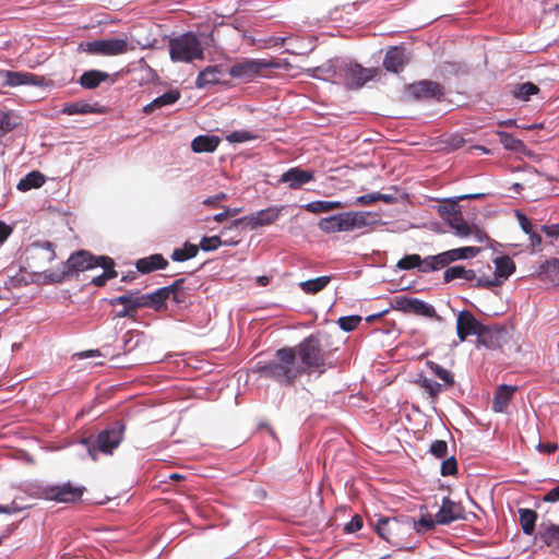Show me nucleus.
Instances as JSON below:
<instances>
[{
	"mask_svg": "<svg viewBox=\"0 0 559 559\" xmlns=\"http://www.w3.org/2000/svg\"><path fill=\"white\" fill-rule=\"evenodd\" d=\"M253 371L281 386H292L304 374V368L296 358V349L290 346L278 348L270 360H259Z\"/></svg>",
	"mask_w": 559,
	"mask_h": 559,
	"instance_id": "obj_1",
	"label": "nucleus"
},
{
	"mask_svg": "<svg viewBox=\"0 0 559 559\" xmlns=\"http://www.w3.org/2000/svg\"><path fill=\"white\" fill-rule=\"evenodd\" d=\"M126 424L123 420H115L106 426L96 436L82 438L79 443L83 445L87 455L96 462L99 454L111 455L124 439Z\"/></svg>",
	"mask_w": 559,
	"mask_h": 559,
	"instance_id": "obj_2",
	"label": "nucleus"
},
{
	"mask_svg": "<svg viewBox=\"0 0 559 559\" xmlns=\"http://www.w3.org/2000/svg\"><path fill=\"white\" fill-rule=\"evenodd\" d=\"M378 536L397 549L411 550L413 544L406 542V536L411 535L408 515L380 516L376 522L370 521Z\"/></svg>",
	"mask_w": 559,
	"mask_h": 559,
	"instance_id": "obj_3",
	"label": "nucleus"
},
{
	"mask_svg": "<svg viewBox=\"0 0 559 559\" xmlns=\"http://www.w3.org/2000/svg\"><path fill=\"white\" fill-rule=\"evenodd\" d=\"M292 347L296 349V357L298 356L300 359L299 365L304 368V373L311 374L317 372L321 376L326 371L329 366L318 335L310 334L299 344Z\"/></svg>",
	"mask_w": 559,
	"mask_h": 559,
	"instance_id": "obj_4",
	"label": "nucleus"
},
{
	"mask_svg": "<svg viewBox=\"0 0 559 559\" xmlns=\"http://www.w3.org/2000/svg\"><path fill=\"white\" fill-rule=\"evenodd\" d=\"M94 254L87 250H78L70 254L64 263L57 269L46 270L43 273L46 283L60 284L67 278L78 276L80 272L93 269Z\"/></svg>",
	"mask_w": 559,
	"mask_h": 559,
	"instance_id": "obj_5",
	"label": "nucleus"
},
{
	"mask_svg": "<svg viewBox=\"0 0 559 559\" xmlns=\"http://www.w3.org/2000/svg\"><path fill=\"white\" fill-rule=\"evenodd\" d=\"M169 56L174 62H191L204 58V49L193 32H186L170 37L168 40Z\"/></svg>",
	"mask_w": 559,
	"mask_h": 559,
	"instance_id": "obj_6",
	"label": "nucleus"
},
{
	"mask_svg": "<svg viewBox=\"0 0 559 559\" xmlns=\"http://www.w3.org/2000/svg\"><path fill=\"white\" fill-rule=\"evenodd\" d=\"M373 78V69L364 68L361 64L354 61L338 59L334 84L342 85L346 90H359Z\"/></svg>",
	"mask_w": 559,
	"mask_h": 559,
	"instance_id": "obj_7",
	"label": "nucleus"
},
{
	"mask_svg": "<svg viewBox=\"0 0 559 559\" xmlns=\"http://www.w3.org/2000/svg\"><path fill=\"white\" fill-rule=\"evenodd\" d=\"M284 206L271 205L266 209L252 212L242 217L235 218L229 226H225L222 229V234L225 235L227 231L233 229H240L243 225H247L250 230H255L260 227H265L274 224L282 215Z\"/></svg>",
	"mask_w": 559,
	"mask_h": 559,
	"instance_id": "obj_8",
	"label": "nucleus"
},
{
	"mask_svg": "<svg viewBox=\"0 0 559 559\" xmlns=\"http://www.w3.org/2000/svg\"><path fill=\"white\" fill-rule=\"evenodd\" d=\"M79 50L92 56H118L126 53L129 50V45L123 38H102L80 43Z\"/></svg>",
	"mask_w": 559,
	"mask_h": 559,
	"instance_id": "obj_9",
	"label": "nucleus"
},
{
	"mask_svg": "<svg viewBox=\"0 0 559 559\" xmlns=\"http://www.w3.org/2000/svg\"><path fill=\"white\" fill-rule=\"evenodd\" d=\"M280 63L273 59H245L228 68L231 78L251 80L266 69H278Z\"/></svg>",
	"mask_w": 559,
	"mask_h": 559,
	"instance_id": "obj_10",
	"label": "nucleus"
},
{
	"mask_svg": "<svg viewBox=\"0 0 559 559\" xmlns=\"http://www.w3.org/2000/svg\"><path fill=\"white\" fill-rule=\"evenodd\" d=\"M84 491V486H75L71 481L60 485H46L41 488V495L45 499L63 503H71L80 500Z\"/></svg>",
	"mask_w": 559,
	"mask_h": 559,
	"instance_id": "obj_11",
	"label": "nucleus"
},
{
	"mask_svg": "<svg viewBox=\"0 0 559 559\" xmlns=\"http://www.w3.org/2000/svg\"><path fill=\"white\" fill-rule=\"evenodd\" d=\"M393 308L406 313L439 319L435 307L419 298H413L405 295L396 296L394 298Z\"/></svg>",
	"mask_w": 559,
	"mask_h": 559,
	"instance_id": "obj_12",
	"label": "nucleus"
},
{
	"mask_svg": "<svg viewBox=\"0 0 559 559\" xmlns=\"http://www.w3.org/2000/svg\"><path fill=\"white\" fill-rule=\"evenodd\" d=\"M535 540L551 551H559V523H555L547 515H543L535 534Z\"/></svg>",
	"mask_w": 559,
	"mask_h": 559,
	"instance_id": "obj_13",
	"label": "nucleus"
},
{
	"mask_svg": "<svg viewBox=\"0 0 559 559\" xmlns=\"http://www.w3.org/2000/svg\"><path fill=\"white\" fill-rule=\"evenodd\" d=\"M109 305H122L123 308L115 313L114 318L134 319L136 310L143 307V301L139 297V290H129L123 295L108 299Z\"/></svg>",
	"mask_w": 559,
	"mask_h": 559,
	"instance_id": "obj_14",
	"label": "nucleus"
},
{
	"mask_svg": "<svg viewBox=\"0 0 559 559\" xmlns=\"http://www.w3.org/2000/svg\"><path fill=\"white\" fill-rule=\"evenodd\" d=\"M0 80H3L2 86L16 87L21 85L41 86L44 78L29 72H19L0 70Z\"/></svg>",
	"mask_w": 559,
	"mask_h": 559,
	"instance_id": "obj_15",
	"label": "nucleus"
},
{
	"mask_svg": "<svg viewBox=\"0 0 559 559\" xmlns=\"http://www.w3.org/2000/svg\"><path fill=\"white\" fill-rule=\"evenodd\" d=\"M409 53L404 46H392L385 52L383 67L386 71L400 73L408 63Z\"/></svg>",
	"mask_w": 559,
	"mask_h": 559,
	"instance_id": "obj_16",
	"label": "nucleus"
},
{
	"mask_svg": "<svg viewBox=\"0 0 559 559\" xmlns=\"http://www.w3.org/2000/svg\"><path fill=\"white\" fill-rule=\"evenodd\" d=\"M408 93L416 99H439L442 96V87L430 80H421L408 86Z\"/></svg>",
	"mask_w": 559,
	"mask_h": 559,
	"instance_id": "obj_17",
	"label": "nucleus"
},
{
	"mask_svg": "<svg viewBox=\"0 0 559 559\" xmlns=\"http://www.w3.org/2000/svg\"><path fill=\"white\" fill-rule=\"evenodd\" d=\"M463 508L449 497L442 498L439 511L436 513L437 522L440 525H449L457 520H463Z\"/></svg>",
	"mask_w": 559,
	"mask_h": 559,
	"instance_id": "obj_18",
	"label": "nucleus"
},
{
	"mask_svg": "<svg viewBox=\"0 0 559 559\" xmlns=\"http://www.w3.org/2000/svg\"><path fill=\"white\" fill-rule=\"evenodd\" d=\"M314 180V171L292 167L282 174L280 182L287 183L290 189H300L302 186Z\"/></svg>",
	"mask_w": 559,
	"mask_h": 559,
	"instance_id": "obj_19",
	"label": "nucleus"
},
{
	"mask_svg": "<svg viewBox=\"0 0 559 559\" xmlns=\"http://www.w3.org/2000/svg\"><path fill=\"white\" fill-rule=\"evenodd\" d=\"M506 335L507 331L504 328L498 325L489 326L483 324L480 332L477 336V341L484 347L493 349L501 346Z\"/></svg>",
	"mask_w": 559,
	"mask_h": 559,
	"instance_id": "obj_20",
	"label": "nucleus"
},
{
	"mask_svg": "<svg viewBox=\"0 0 559 559\" xmlns=\"http://www.w3.org/2000/svg\"><path fill=\"white\" fill-rule=\"evenodd\" d=\"M227 70L228 68L224 64L207 66L199 72L195 80V86L198 88H205L206 86L219 83L221 80L228 74Z\"/></svg>",
	"mask_w": 559,
	"mask_h": 559,
	"instance_id": "obj_21",
	"label": "nucleus"
},
{
	"mask_svg": "<svg viewBox=\"0 0 559 559\" xmlns=\"http://www.w3.org/2000/svg\"><path fill=\"white\" fill-rule=\"evenodd\" d=\"M419 510H420V518L418 520L408 515L411 533L414 531L417 534H424V533L432 531L436 527V525L438 524L437 518L435 516V519H433L431 516V514L428 512L427 506L421 504L419 507Z\"/></svg>",
	"mask_w": 559,
	"mask_h": 559,
	"instance_id": "obj_22",
	"label": "nucleus"
},
{
	"mask_svg": "<svg viewBox=\"0 0 559 559\" xmlns=\"http://www.w3.org/2000/svg\"><path fill=\"white\" fill-rule=\"evenodd\" d=\"M139 297L141 301H143L144 308H152L155 311L166 309L167 300L169 299V296L164 286L147 294H141V292L139 290Z\"/></svg>",
	"mask_w": 559,
	"mask_h": 559,
	"instance_id": "obj_23",
	"label": "nucleus"
},
{
	"mask_svg": "<svg viewBox=\"0 0 559 559\" xmlns=\"http://www.w3.org/2000/svg\"><path fill=\"white\" fill-rule=\"evenodd\" d=\"M515 385L500 384L493 393L491 408L495 413H503L508 407L513 394L516 391Z\"/></svg>",
	"mask_w": 559,
	"mask_h": 559,
	"instance_id": "obj_24",
	"label": "nucleus"
},
{
	"mask_svg": "<svg viewBox=\"0 0 559 559\" xmlns=\"http://www.w3.org/2000/svg\"><path fill=\"white\" fill-rule=\"evenodd\" d=\"M318 228L324 234H334L341 231H348L345 212L322 217L318 222Z\"/></svg>",
	"mask_w": 559,
	"mask_h": 559,
	"instance_id": "obj_25",
	"label": "nucleus"
},
{
	"mask_svg": "<svg viewBox=\"0 0 559 559\" xmlns=\"http://www.w3.org/2000/svg\"><path fill=\"white\" fill-rule=\"evenodd\" d=\"M168 266V261L160 253H154L148 257L138 259L135 267L142 274H148L157 270H165Z\"/></svg>",
	"mask_w": 559,
	"mask_h": 559,
	"instance_id": "obj_26",
	"label": "nucleus"
},
{
	"mask_svg": "<svg viewBox=\"0 0 559 559\" xmlns=\"http://www.w3.org/2000/svg\"><path fill=\"white\" fill-rule=\"evenodd\" d=\"M181 97L180 91L171 88L160 96L154 98L151 103L143 107V112L146 115L153 114L155 109L163 108L165 106H171Z\"/></svg>",
	"mask_w": 559,
	"mask_h": 559,
	"instance_id": "obj_27",
	"label": "nucleus"
},
{
	"mask_svg": "<svg viewBox=\"0 0 559 559\" xmlns=\"http://www.w3.org/2000/svg\"><path fill=\"white\" fill-rule=\"evenodd\" d=\"M371 212L364 211H349L345 212V218L347 224L348 231L354 229L367 227L369 225L374 224L377 221L373 218Z\"/></svg>",
	"mask_w": 559,
	"mask_h": 559,
	"instance_id": "obj_28",
	"label": "nucleus"
},
{
	"mask_svg": "<svg viewBox=\"0 0 559 559\" xmlns=\"http://www.w3.org/2000/svg\"><path fill=\"white\" fill-rule=\"evenodd\" d=\"M109 73L97 70V69H91L87 71H84L78 82L79 84L85 88V90H95L103 82H106L109 79Z\"/></svg>",
	"mask_w": 559,
	"mask_h": 559,
	"instance_id": "obj_29",
	"label": "nucleus"
},
{
	"mask_svg": "<svg viewBox=\"0 0 559 559\" xmlns=\"http://www.w3.org/2000/svg\"><path fill=\"white\" fill-rule=\"evenodd\" d=\"M518 512L522 532L527 536L535 535L538 527L536 523L538 519L537 512L530 508H521Z\"/></svg>",
	"mask_w": 559,
	"mask_h": 559,
	"instance_id": "obj_30",
	"label": "nucleus"
},
{
	"mask_svg": "<svg viewBox=\"0 0 559 559\" xmlns=\"http://www.w3.org/2000/svg\"><path fill=\"white\" fill-rule=\"evenodd\" d=\"M495 277L500 280V285L515 272L514 261L507 254L493 259Z\"/></svg>",
	"mask_w": 559,
	"mask_h": 559,
	"instance_id": "obj_31",
	"label": "nucleus"
},
{
	"mask_svg": "<svg viewBox=\"0 0 559 559\" xmlns=\"http://www.w3.org/2000/svg\"><path fill=\"white\" fill-rule=\"evenodd\" d=\"M219 142L221 139L217 135H198L191 142V150L194 153H212L217 148Z\"/></svg>",
	"mask_w": 559,
	"mask_h": 559,
	"instance_id": "obj_32",
	"label": "nucleus"
},
{
	"mask_svg": "<svg viewBox=\"0 0 559 559\" xmlns=\"http://www.w3.org/2000/svg\"><path fill=\"white\" fill-rule=\"evenodd\" d=\"M337 66H338V59L329 60V61L322 63L321 66L311 69L310 75L313 79L325 81V82H331L334 84L335 78H336V67Z\"/></svg>",
	"mask_w": 559,
	"mask_h": 559,
	"instance_id": "obj_33",
	"label": "nucleus"
},
{
	"mask_svg": "<svg viewBox=\"0 0 559 559\" xmlns=\"http://www.w3.org/2000/svg\"><path fill=\"white\" fill-rule=\"evenodd\" d=\"M456 324L471 335L478 336L483 324L468 310H461L457 313Z\"/></svg>",
	"mask_w": 559,
	"mask_h": 559,
	"instance_id": "obj_34",
	"label": "nucleus"
},
{
	"mask_svg": "<svg viewBox=\"0 0 559 559\" xmlns=\"http://www.w3.org/2000/svg\"><path fill=\"white\" fill-rule=\"evenodd\" d=\"M476 278V272L472 269H466L464 265H453L448 267L443 273V280L445 283H450L454 280H465L473 282Z\"/></svg>",
	"mask_w": 559,
	"mask_h": 559,
	"instance_id": "obj_35",
	"label": "nucleus"
},
{
	"mask_svg": "<svg viewBox=\"0 0 559 559\" xmlns=\"http://www.w3.org/2000/svg\"><path fill=\"white\" fill-rule=\"evenodd\" d=\"M45 183V176L39 170H32L20 179L16 189L25 192L40 188Z\"/></svg>",
	"mask_w": 559,
	"mask_h": 559,
	"instance_id": "obj_36",
	"label": "nucleus"
},
{
	"mask_svg": "<svg viewBox=\"0 0 559 559\" xmlns=\"http://www.w3.org/2000/svg\"><path fill=\"white\" fill-rule=\"evenodd\" d=\"M61 112L64 115L73 116V115H88V114H97L99 109L96 105H92L85 102H71L66 103L61 109Z\"/></svg>",
	"mask_w": 559,
	"mask_h": 559,
	"instance_id": "obj_37",
	"label": "nucleus"
},
{
	"mask_svg": "<svg viewBox=\"0 0 559 559\" xmlns=\"http://www.w3.org/2000/svg\"><path fill=\"white\" fill-rule=\"evenodd\" d=\"M332 276L323 275L316 278H310L299 283L300 289L310 295H314L321 290H323L329 283L331 282Z\"/></svg>",
	"mask_w": 559,
	"mask_h": 559,
	"instance_id": "obj_38",
	"label": "nucleus"
},
{
	"mask_svg": "<svg viewBox=\"0 0 559 559\" xmlns=\"http://www.w3.org/2000/svg\"><path fill=\"white\" fill-rule=\"evenodd\" d=\"M199 253V247L190 241H186L181 248L174 249L170 259L174 262H186L193 259Z\"/></svg>",
	"mask_w": 559,
	"mask_h": 559,
	"instance_id": "obj_39",
	"label": "nucleus"
},
{
	"mask_svg": "<svg viewBox=\"0 0 559 559\" xmlns=\"http://www.w3.org/2000/svg\"><path fill=\"white\" fill-rule=\"evenodd\" d=\"M539 92L540 88L535 83L523 82L514 86L512 94L516 99L527 102L531 96L537 95Z\"/></svg>",
	"mask_w": 559,
	"mask_h": 559,
	"instance_id": "obj_40",
	"label": "nucleus"
},
{
	"mask_svg": "<svg viewBox=\"0 0 559 559\" xmlns=\"http://www.w3.org/2000/svg\"><path fill=\"white\" fill-rule=\"evenodd\" d=\"M481 249L479 247H461L447 250L449 262L452 263L457 260H468L475 258Z\"/></svg>",
	"mask_w": 559,
	"mask_h": 559,
	"instance_id": "obj_41",
	"label": "nucleus"
},
{
	"mask_svg": "<svg viewBox=\"0 0 559 559\" xmlns=\"http://www.w3.org/2000/svg\"><path fill=\"white\" fill-rule=\"evenodd\" d=\"M497 134L499 135L500 143L506 150L516 153L524 151L525 144L522 140L504 131H498Z\"/></svg>",
	"mask_w": 559,
	"mask_h": 559,
	"instance_id": "obj_42",
	"label": "nucleus"
},
{
	"mask_svg": "<svg viewBox=\"0 0 559 559\" xmlns=\"http://www.w3.org/2000/svg\"><path fill=\"white\" fill-rule=\"evenodd\" d=\"M416 383L420 388L425 389L427 391L429 397H431V399L437 397L442 390L441 383H439L432 379H429L425 376H419L418 379L416 380Z\"/></svg>",
	"mask_w": 559,
	"mask_h": 559,
	"instance_id": "obj_43",
	"label": "nucleus"
},
{
	"mask_svg": "<svg viewBox=\"0 0 559 559\" xmlns=\"http://www.w3.org/2000/svg\"><path fill=\"white\" fill-rule=\"evenodd\" d=\"M427 367L433 372L439 379H441L447 385H453L454 384V377L453 374L440 366L439 364L428 360L426 362Z\"/></svg>",
	"mask_w": 559,
	"mask_h": 559,
	"instance_id": "obj_44",
	"label": "nucleus"
},
{
	"mask_svg": "<svg viewBox=\"0 0 559 559\" xmlns=\"http://www.w3.org/2000/svg\"><path fill=\"white\" fill-rule=\"evenodd\" d=\"M460 199L457 197L444 199V204L439 205L438 212L441 215L448 214L455 217L461 214Z\"/></svg>",
	"mask_w": 559,
	"mask_h": 559,
	"instance_id": "obj_45",
	"label": "nucleus"
},
{
	"mask_svg": "<svg viewBox=\"0 0 559 559\" xmlns=\"http://www.w3.org/2000/svg\"><path fill=\"white\" fill-rule=\"evenodd\" d=\"M449 225L460 237H467L472 234V229L468 223L463 218L462 214L449 219Z\"/></svg>",
	"mask_w": 559,
	"mask_h": 559,
	"instance_id": "obj_46",
	"label": "nucleus"
},
{
	"mask_svg": "<svg viewBox=\"0 0 559 559\" xmlns=\"http://www.w3.org/2000/svg\"><path fill=\"white\" fill-rule=\"evenodd\" d=\"M360 322L361 317L358 314L343 316L337 320L338 328L346 333L354 331Z\"/></svg>",
	"mask_w": 559,
	"mask_h": 559,
	"instance_id": "obj_47",
	"label": "nucleus"
},
{
	"mask_svg": "<svg viewBox=\"0 0 559 559\" xmlns=\"http://www.w3.org/2000/svg\"><path fill=\"white\" fill-rule=\"evenodd\" d=\"M421 257L417 253L405 254L402 259L397 261L396 266L400 270L408 271L413 269H417L420 265Z\"/></svg>",
	"mask_w": 559,
	"mask_h": 559,
	"instance_id": "obj_48",
	"label": "nucleus"
},
{
	"mask_svg": "<svg viewBox=\"0 0 559 559\" xmlns=\"http://www.w3.org/2000/svg\"><path fill=\"white\" fill-rule=\"evenodd\" d=\"M222 246V238L221 236L214 235V236H203L201 238L199 250H202L204 252H211L216 249H218Z\"/></svg>",
	"mask_w": 559,
	"mask_h": 559,
	"instance_id": "obj_49",
	"label": "nucleus"
},
{
	"mask_svg": "<svg viewBox=\"0 0 559 559\" xmlns=\"http://www.w3.org/2000/svg\"><path fill=\"white\" fill-rule=\"evenodd\" d=\"M258 135L248 130H236L226 136L229 143H245L248 141L255 140Z\"/></svg>",
	"mask_w": 559,
	"mask_h": 559,
	"instance_id": "obj_50",
	"label": "nucleus"
},
{
	"mask_svg": "<svg viewBox=\"0 0 559 559\" xmlns=\"http://www.w3.org/2000/svg\"><path fill=\"white\" fill-rule=\"evenodd\" d=\"M141 334L133 331H128L122 337L121 348L124 353L131 352L140 344Z\"/></svg>",
	"mask_w": 559,
	"mask_h": 559,
	"instance_id": "obj_51",
	"label": "nucleus"
},
{
	"mask_svg": "<svg viewBox=\"0 0 559 559\" xmlns=\"http://www.w3.org/2000/svg\"><path fill=\"white\" fill-rule=\"evenodd\" d=\"M17 118L10 112H0V132L8 133L17 127Z\"/></svg>",
	"mask_w": 559,
	"mask_h": 559,
	"instance_id": "obj_52",
	"label": "nucleus"
},
{
	"mask_svg": "<svg viewBox=\"0 0 559 559\" xmlns=\"http://www.w3.org/2000/svg\"><path fill=\"white\" fill-rule=\"evenodd\" d=\"M428 452L437 459H444L448 455V443L444 440L431 442Z\"/></svg>",
	"mask_w": 559,
	"mask_h": 559,
	"instance_id": "obj_53",
	"label": "nucleus"
},
{
	"mask_svg": "<svg viewBox=\"0 0 559 559\" xmlns=\"http://www.w3.org/2000/svg\"><path fill=\"white\" fill-rule=\"evenodd\" d=\"M548 273H554L556 276V281L559 282V259L552 258L539 265V275Z\"/></svg>",
	"mask_w": 559,
	"mask_h": 559,
	"instance_id": "obj_54",
	"label": "nucleus"
},
{
	"mask_svg": "<svg viewBox=\"0 0 559 559\" xmlns=\"http://www.w3.org/2000/svg\"><path fill=\"white\" fill-rule=\"evenodd\" d=\"M457 461L455 456H449L441 463L440 473L442 476H454L457 474Z\"/></svg>",
	"mask_w": 559,
	"mask_h": 559,
	"instance_id": "obj_55",
	"label": "nucleus"
},
{
	"mask_svg": "<svg viewBox=\"0 0 559 559\" xmlns=\"http://www.w3.org/2000/svg\"><path fill=\"white\" fill-rule=\"evenodd\" d=\"M556 503L559 502V481L555 487L549 489L538 501H536L535 507L540 508L542 503Z\"/></svg>",
	"mask_w": 559,
	"mask_h": 559,
	"instance_id": "obj_56",
	"label": "nucleus"
},
{
	"mask_svg": "<svg viewBox=\"0 0 559 559\" xmlns=\"http://www.w3.org/2000/svg\"><path fill=\"white\" fill-rule=\"evenodd\" d=\"M302 207L310 213L318 214V213H328L330 212L328 201L325 200H316L308 202L302 205Z\"/></svg>",
	"mask_w": 559,
	"mask_h": 559,
	"instance_id": "obj_57",
	"label": "nucleus"
},
{
	"mask_svg": "<svg viewBox=\"0 0 559 559\" xmlns=\"http://www.w3.org/2000/svg\"><path fill=\"white\" fill-rule=\"evenodd\" d=\"M95 267H102L105 272L106 269L110 271H116L115 261L107 255H94L93 269Z\"/></svg>",
	"mask_w": 559,
	"mask_h": 559,
	"instance_id": "obj_58",
	"label": "nucleus"
},
{
	"mask_svg": "<svg viewBox=\"0 0 559 559\" xmlns=\"http://www.w3.org/2000/svg\"><path fill=\"white\" fill-rule=\"evenodd\" d=\"M476 281L473 285L474 287H480V288H490V287H497L500 286V280L496 278L495 276L492 278L483 275L474 280Z\"/></svg>",
	"mask_w": 559,
	"mask_h": 559,
	"instance_id": "obj_59",
	"label": "nucleus"
},
{
	"mask_svg": "<svg viewBox=\"0 0 559 559\" xmlns=\"http://www.w3.org/2000/svg\"><path fill=\"white\" fill-rule=\"evenodd\" d=\"M117 276H118L117 271H110V270L106 269V272L103 271L102 274L93 277L91 281V284H93L97 287H100V286H104L107 283V281L115 278Z\"/></svg>",
	"mask_w": 559,
	"mask_h": 559,
	"instance_id": "obj_60",
	"label": "nucleus"
},
{
	"mask_svg": "<svg viewBox=\"0 0 559 559\" xmlns=\"http://www.w3.org/2000/svg\"><path fill=\"white\" fill-rule=\"evenodd\" d=\"M187 280L185 277H180L175 280L170 285L164 286L168 296L170 297L171 293H180L188 292L189 287L186 286Z\"/></svg>",
	"mask_w": 559,
	"mask_h": 559,
	"instance_id": "obj_61",
	"label": "nucleus"
},
{
	"mask_svg": "<svg viewBox=\"0 0 559 559\" xmlns=\"http://www.w3.org/2000/svg\"><path fill=\"white\" fill-rule=\"evenodd\" d=\"M515 216H516L519 225L524 234L528 235L530 233H532L534 230L532 222L524 213L516 210Z\"/></svg>",
	"mask_w": 559,
	"mask_h": 559,
	"instance_id": "obj_62",
	"label": "nucleus"
},
{
	"mask_svg": "<svg viewBox=\"0 0 559 559\" xmlns=\"http://www.w3.org/2000/svg\"><path fill=\"white\" fill-rule=\"evenodd\" d=\"M169 299H171L178 309H186L189 306L188 292L171 293Z\"/></svg>",
	"mask_w": 559,
	"mask_h": 559,
	"instance_id": "obj_63",
	"label": "nucleus"
},
{
	"mask_svg": "<svg viewBox=\"0 0 559 559\" xmlns=\"http://www.w3.org/2000/svg\"><path fill=\"white\" fill-rule=\"evenodd\" d=\"M429 261L432 262V265L436 266V271L443 269L444 266L450 264L445 251L435 255H429Z\"/></svg>",
	"mask_w": 559,
	"mask_h": 559,
	"instance_id": "obj_64",
	"label": "nucleus"
}]
</instances>
